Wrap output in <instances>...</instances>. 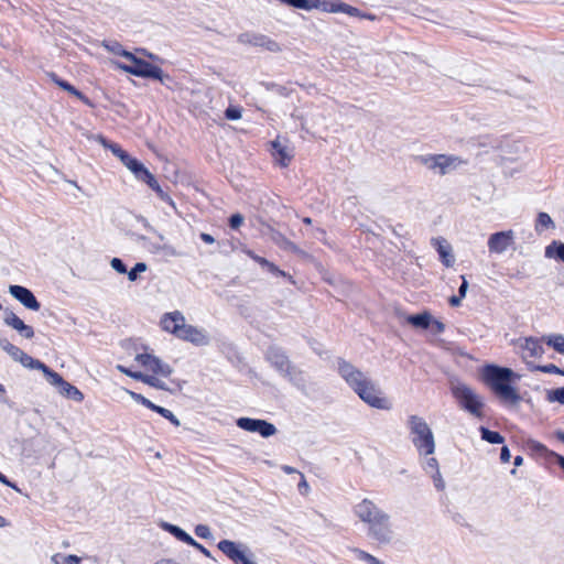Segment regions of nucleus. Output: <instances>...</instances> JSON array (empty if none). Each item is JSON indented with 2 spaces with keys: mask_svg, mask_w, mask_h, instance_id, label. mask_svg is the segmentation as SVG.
<instances>
[{
  "mask_svg": "<svg viewBox=\"0 0 564 564\" xmlns=\"http://www.w3.org/2000/svg\"><path fill=\"white\" fill-rule=\"evenodd\" d=\"M238 42L243 45L263 47L270 52H279L281 50L280 45L275 41L264 34L256 32H245L239 34Z\"/></svg>",
  "mask_w": 564,
  "mask_h": 564,
  "instance_id": "obj_16",
  "label": "nucleus"
},
{
  "mask_svg": "<svg viewBox=\"0 0 564 564\" xmlns=\"http://www.w3.org/2000/svg\"><path fill=\"white\" fill-rule=\"evenodd\" d=\"M411 441L420 455L430 456L435 452L434 434L426 421L419 415H411L408 420Z\"/></svg>",
  "mask_w": 564,
  "mask_h": 564,
  "instance_id": "obj_4",
  "label": "nucleus"
},
{
  "mask_svg": "<svg viewBox=\"0 0 564 564\" xmlns=\"http://www.w3.org/2000/svg\"><path fill=\"white\" fill-rule=\"evenodd\" d=\"M138 180L147 183L159 196L164 192L154 175L148 169L141 173Z\"/></svg>",
  "mask_w": 564,
  "mask_h": 564,
  "instance_id": "obj_31",
  "label": "nucleus"
},
{
  "mask_svg": "<svg viewBox=\"0 0 564 564\" xmlns=\"http://www.w3.org/2000/svg\"><path fill=\"white\" fill-rule=\"evenodd\" d=\"M422 465H423V469L425 470V473L432 477L436 489L444 490L445 482L442 478L440 467H438V462L436 460V458L429 457L423 462Z\"/></svg>",
  "mask_w": 564,
  "mask_h": 564,
  "instance_id": "obj_26",
  "label": "nucleus"
},
{
  "mask_svg": "<svg viewBox=\"0 0 564 564\" xmlns=\"http://www.w3.org/2000/svg\"><path fill=\"white\" fill-rule=\"evenodd\" d=\"M554 228L552 218L546 213H540L535 221V230L538 234H542L544 230Z\"/></svg>",
  "mask_w": 564,
  "mask_h": 564,
  "instance_id": "obj_34",
  "label": "nucleus"
},
{
  "mask_svg": "<svg viewBox=\"0 0 564 564\" xmlns=\"http://www.w3.org/2000/svg\"><path fill=\"white\" fill-rule=\"evenodd\" d=\"M368 536L380 545H389L395 541V532L391 516L384 514L367 528Z\"/></svg>",
  "mask_w": 564,
  "mask_h": 564,
  "instance_id": "obj_10",
  "label": "nucleus"
},
{
  "mask_svg": "<svg viewBox=\"0 0 564 564\" xmlns=\"http://www.w3.org/2000/svg\"><path fill=\"white\" fill-rule=\"evenodd\" d=\"M120 372L124 373L126 376L132 378V379H135L137 380V376H141L142 372L140 371H132L130 370L129 368H126L124 366L122 365H117L116 367Z\"/></svg>",
  "mask_w": 564,
  "mask_h": 564,
  "instance_id": "obj_51",
  "label": "nucleus"
},
{
  "mask_svg": "<svg viewBox=\"0 0 564 564\" xmlns=\"http://www.w3.org/2000/svg\"><path fill=\"white\" fill-rule=\"evenodd\" d=\"M352 511L355 517L366 524L367 528L388 513L368 498H364L361 501L356 503Z\"/></svg>",
  "mask_w": 564,
  "mask_h": 564,
  "instance_id": "obj_12",
  "label": "nucleus"
},
{
  "mask_svg": "<svg viewBox=\"0 0 564 564\" xmlns=\"http://www.w3.org/2000/svg\"><path fill=\"white\" fill-rule=\"evenodd\" d=\"M352 552L359 561L367 562L369 564H383L379 558L364 550L352 549Z\"/></svg>",
  "mask_w": 564,
  "mask_h": 564,
  "instance_id": "obj_40",
  "label": "nucleus"
},
{
  "mask_svg": "<svg viewBox=\"0 0 564 564\" xmlns=\"http://www.w3.org/2000/svg\"><path fill=\"white\" fill-rule=\"evenodd\" d=\"M135 241L154 256L180 257L181 253L171 245L152 241L144 235H135Z\"/></svg>",
  "mask_w": 564,
  "mask_h": 564,
  "instance_id": "obj_17",
  "label": "nucleus"
},
{
  "mask_svg": "<svg viewBox=\"0 0 564 564\" xmlns=\"http://www.w3.org/2000/svg\"><path fill=\"white\" fill-rule=\"evenodd\" d=\"M463 296L460 295H453L449 297V304L454 307L459 306L462 302Z\"/></svg>",
  "mask_w": 564,
  "mask_h": 564,
  "instance_id": "obj_60",
  "label": "nucleus"
},
{
  "mask_svg": "<svg viewBox=\"0 0 564 564\" xmlns=\"http://www.w3.org/2000/svg\"><path fill=\"white\" fill-rule=\"evenodd\" d=\"M111 268L120 274L127 273V267L119 258H112L110 261Z\"/></svg>",
  "mask_w": 564,
  "mask_h": 564,
  "instance_id": "obj_46",
  "label": "nucleus"
},
{
  "mask_svg": "<svg viewBox=\"0 0 564 564\" xmlns=\"http://www.w3.org/2000/svg\"><path fill=\"white\" fill-rule=\"evenodd\" d=\"M431 243L436 248L443 264L447 268L453 267L455 258L453 254L452 246L448 243V241L445 238L437 237L433 238Z\"/></svg>",
  "mask_w": 564,
  "mask_h": 564,
  "instance_id": "obj_24",
  "label": "nucleus"
},
{
  "mask_svg": "<svg viewBox=\"0 0 564 564\" xmlns=\"http://www.w3.org/2000/svg\"><path fill=\"white\" fill-rule=\"evenodd\" d=\"M481 433V438L490 444H501L503 443V437L498 433L490 431L484 426L479 429Z\"/></svg>",
  "mask_w": 564,
  "mask_h": 564,
  "instance_id": "obj_35",
  "label": "nucleus"
},
{
  "mask_svg": "<svg viewBox=\"0 0 564 564\" xmlns=\"http://www.w3.org/2000/svg\"><path fill=\"white\" fill-rule=\"evenodd\" d=\"M51 561L54 564H80L82 558L79 556L73 555V554L62 555V554L57 553L51 557Z\"/></svg>",
  "mask_w": 564,
  "mask_h": 564,
  "instance_id": "obj_36",
  "label": "nucleus"
},
{
  "mask_svg": "<svg viewBox=\"0 0 564 564\" xmlns=\"http://www.w3.org/2000/svg\"><path fill=\"white\" fill-rule=\"evenodd\" d=\"M52 80L58 85L61 88H63L64 90L68 91L69 94L76 96L77 98H79L80 100H83L85 104L89 105L90 106V101L87 97H85L79 90H77L74 86H72L70 84H68L67 82L63 80V79H59L55 74H51L50 75Z\"/></svg>",
  "mask_w": 564,
  "mask_h": 564,
  "instance_id": "obj_29",
  "label": "nucleus"
},
{
  "mask_svg": "<svg viewBox=\"0 0 564 564\" xmlns=\"http://www.w3.org/2000/svg\"><path fill=\"white\" fill-rule=\"evenodd\" d=\"M513 231H499L492 234L488 239V249L491 253H503L513 242Z\"/></svg>",
  "mask_w": 564,
  "mask_h": 564,
  "instance_id": "obj_20",
  "label": "nucleus"
},
{
  "mask_svg": "<svg viewBox=\"0 0 564 564\" xmlns=\"http://www.w3.org/2000/svg\"><path fill=\"white\" fill-rule=\"evenodd\" d=\"M46 380L58 389V392L70 400L82 402L84 394L73 384L65 381L61 375L50 369L46 365L41 370Z\"/></svg>",
  "mask_w": 564,
  "mask_h": 564,
  "instance_id": "obj_11",
  "label": "nucleus"
},
{
  "mask_svg": "<svg viewBox=\"0 0 564 564\" xmlns=\"http://www.w3.org/2000/svg\"><path fill=\"white\" fill-rule=\"evenodd\" d=\"M528 446L530 449L536 452V453H541V454H546V455H550L552 457H555L558 465L564 468V456H561V455H557L553 452H550L542 443L538 442V441H533V440H530L528 442Z\"/></svg>",
  "mask_w": 564,
  "mask_h": 564,
  "instance_id": "obj_30",
  "label": "nucleus"
},
{
  "mask_svg": "<svg viewBox=\"0 0 564 564\" xmlns=\"http://www.w3.org/2000/svg\"><path fill=\"white\" fill-rule=\"evenodd\" d=\"M547 345L553 347L560 354H564V337L562 335L549 336Z\"/></svg>",
  "mask_w": 564,
  "mask_h": 564,
  "instance_id": "obj_42",
  "label": "nucleus"
},
{
  "mask_svg": "<svg viewBox=\"0 0 564 564\" xmlns=\"http://www.w3.org/2000/svg\"><path fill=\"white\" fill-rule=\"evenodd\" d=\"M225 116L229 120H238L241 118V109L238 107H229L226 109Z\"/></svg>",
  "mask_w": 564,
  "mask_h": 564,
  "instance_id": "obj_48",
  "label": "nucleus"
},
{
  "mask_svg": "<svg viewBox=\"0 0 564 564\" xmlns=\"http://www.w3.org/2000/svg\"><path fill=\"white\" fill-rule=\"evenodd\" d=\"M430 327L435 334H442L445 329L444 323H442L441 321H437V319H433V318H432V323H431Z\"/></svg>",
  "mask_w": 564,
  "mask_h": 564,
  "instance_id": "obj_52",
  "label": "nucleus"
},
{
  "mask_svg": "<svg viewBox=\"0 0 564 564\" xmlns=\"http://www.w3.org/2000/svg\"><path fill=\"white\" fill-rule=\"evenodd\" d=\"M147 270H148L147 263H144V262L135 263V265L130 271L127 270L129 281H131V282L137 281L139 278V274L145 272Z\"/></svg>",
  "mask_w": 564,
  "mask_h": 564,
  "instance_id": "obj_41",
  "label": "nucleus"
},
{
  "mask_svg": "<svg viewBox=\"0 0 564 564\" xmlns=\"http://www.w3.org/2000/svg\"><path fill=\"white\" fill-rule=\"evenodd\" d=\"M217 547L235 563H252V561L246 555L248 547L241 543H236L230 540H221L217 544Z\"/></svg>",
  "mask_w": 564,
  "mask_h": 564,
  "instance_id": "obj_18",
  "label": "nucleus"
},
{
  "mask_svg": "<svg viewBox=\"0 0 564 564\" xmlns=\"http://www.w3.org/2000/svg\"><path fill=\"white\" fill-rule=\"evenodd\" d=\"M140 221L142 223V225L144 226V228L147 230H149L150 232L155 234L160 241H164V239H165L164 235H162L161 232L156 231V229L153 226L150 225V223L148 221L147 218L141 217Z\"/></svg>",
  "mask_w": 564,
  "mask_h": 564,
  "instance_id": "obj_50",
  "label": "nucleus"
},
{
  "mask_svg": "<svg viewBox=\"0 0 564 564\" xmlns=\"http://www.w3.org/2000/svg\"><path fill=\"white\" fill-rule=\"evenodd\" d=\"M9 293L29 310L39 311L41 307L34 294L24 286L10 285Z\"/></svg>",
  "mask_w": 564,
  "mask_h": 564,
  "instance_id": "obj_21",
  "label": "nucleus"
},
{
  "mask_svg": "<svg viewBox=\"0 0 564 564\" xmlns=\"http://www.w3.org/2000/svg\"><path fill=\"white\" fill-rule=\"evenodd\" d=\"M126 392L133 399L135 400L137 402H140L142 403L144 406L149 408L150 410L153 408V402H151L150 400H148L147 398H144L142 394H139V393H135L133 391H130V390H126Z\"/></svg>",
  "mask_w": 564,
  "mask_h": 564,
  "instance_id": "obj_44",
  "label": "nucleus"
},
{
  "mask_svg": "<svg viewBox=\"0 0 564 564\" xmlns=\"http://www.w3.org/2000/svg\"><path fill=\"white\" fill-rule=\"evenodd\" d=\"M547 400L550 402H558L564 404V387L547 392Z\"/></svg>",
  "mask_w": 564,
  "mask_h": 564,
  "instance_id": "obj_43",
  "label": "nucleus"
},
{
  "mask_svg": "<svg viewBox=\"0 0 564 564\" xmlns=\"http://www.w3.org/2000/svg\"><path fill=\"white\" fill-rule=\"evenodd\" d=\"M269 272L273 273V274H276V275H281V276H286V273L282 270H280L274 263L272 262H269L267 268H265Z\"/></svg>",
  "mask_w": 564,
  "mask_h": 564,
  "instance_id": "obj_54",
  "label": "nucleus"
},
{
  "mask_svg": "<svg viewBox=\"0 0 564 564\" xmlns=\"http://www.w3.org/2000/svg\"><path fill=\"white\" fill-rule=\"evenodd\" d=\"M0 482L4 484L11 488H15V486L1 473H0Z\"/></svg>",
  "mask_w": 564,
  "mask_h": 564,
  "instance_id": "obj_61",
  "label": "nucleus"
},
{
  "mask_svg": "<svg viewBox=\"0 0 564 564\" xmlns=\"http://www.w3.org/2000/svg\"><path fill=\"white\" fill-rule=\"evenodd\" d=\"M405 319L413 327L426 329L430 328L432 323V315L429 312H423L416 315H409Z\"/></svg>",
  "mask_w": 564,
  "mask_h": 564,
  "instance_id": "obj_27",
  "label": "nucleus"
},
{
  "mask_svg": "<svg viewBox=\"0 0 564 564\" xmlns=\"http://www.w3.org/2000/svg\"><path fill=\"white\" fill-rule=\"evenodd\" d=\"M272 155L278 164L285 167L290 164L293 158V149L288 144H283L280 140H274L271 143Z\"/></svg>",
  "mask_w": 564,
  "mask_h": 564,
  "instance_id": "obj_25",
  "label": "nucleus"
},
{
  "mask_svg": "<svg viewBox=\"0 0 564 564\" xmlns=\"http://www.w3.org/2000/svg\"><path fill=\"white\" fill-rule=\"evenodd\" d=\"M282 470L285 473V474H295V473H300L297 471L294 467H291V466H288V465H284L282 466Z\"/></svg>",
  "mask_w": 564,
  "mask_h": 564,
  "instance_id": "obj_62",
  "label": "nucleus"
},
{
  "mask_svg": "<svg viewBox=\"0 0 564 564\" xmlns=\"http://www.w3.org/2000/svg\"><path fill=\"white\" fill-rule=\"evenodd\" d=\"M104 46L106 47L107 51H109L110 53L112 54H116V55H119V56H122L124 58H129L131 57V52L129 51H126L122 45L118 42H109V43H104Z\"/></svg>",
  "mask_w": 564,
  "mask_h": 564,
  "instance_id": "obj_38",
  "label": "nucleus"
},
{
  "mask_svg": "<svg viewBox=\"0 0 564 564\" xmlns=\"http://www.w3.org/2000/svg\"><path fill=\"white\" fill-rule=\"evenodd\" d=\"M510 457H511V454H510V451L507 446H503L501 448V453H500V459L502 463H508L510 460Z\"/></svg>",
  "mask_w": 564,
  "mask_h": 564,
  "instance_id": "obj_55",
  "label": "nucleus"
},
{
  "mask_svg": "<svg viewBox=\"0 0 564 564\" xmlns=\"http://www.w3.org/2000/svg\"><path fill=\"white\" fill-rule=\"evenodd\" d=\"M512 377L513 371L509 368L490 365L484 369V378L495 393L502 401L517 403L520 398L516 389L509 384Z\"/></svg>",
  "mask_w": 564,
  "mask_h": 564,
  "instance_id": "obj_3",
  "label": "nucleus"
},
{
  "mask_svg": "<svg viewBox=\"0 0 564 564\" xmlns=\"http://www.w3.org/2000/svg\"><path fill=\"white\" fill-rule=\"evenodd\" d=\"M151 410L161 414L163 417L169 420L173 425L180 426V420L170 410L156 404H153V408Z\"/></svg>",
  "mask_w": 564,
  "mask_h": 564,
  "instance_id": "obj_39",
  "label": "nucleus"
},
{
  "mask_svg": "<svg viewBox=\"0 0 564 564\" xmlns=\"http://www.w3.org/2000/svg\"><path fill=\"white\" fill-rule=\"evenodd\" d=\"M536 370H540L542 372H546V373H558V375H564V371L561 370L558 367H556L555 365H545V366H538L535 367Z\"/></svg>",
  "mask_w": 564,
  "mask_h": 564,
  "instance_id": "obj_49",
  "label": "nucleus"
},
{
  "mask_svg": "<svg viewBox=\"0 0 564 564\" xmlns=\"http://www.w3.org/2000/svg\"><path fill=\"white\" fill-rule=\"evenodd\" d=\"M419 160L426 169L438 175L448 174L463 164L458 156L445 154L423 155Z\"/></svg>",
  "mask_w": 564,
  "mask_h": 564,
  "instance_id": "obj_8",
  "label": "nucleus"
},
{
  "mask_svg": "<svg viewBox=\"0 0 564 564\" xmlns=\"http://www.w3.org/2000/svg\"><path fill=\"white\" fill-rule=\"evenodd\" d=\"M195 534L200 539H210L212 538L210 529L206 524H197L195 527Z\"/></svg>",
  "mask_w": 564,
  "mask_h": 564,
  "instance_id": "obj_45",
  "label": "nucleus"
},
{
  "mask_svg": "<svg viewBox=\"0 0 564 564\" xmlns=\"http://www.w3.org/2000/svg\"><path fill=\"white\" fill-rule=\"evenodd\" d=\"M463 279V282L458 289V295L465 297L466 296V293H467V290H468V282L467 280L465 279V276H462Z\"/></svg>",
  "mask_w": 564,
  "mask_h": 564,
  "instance_id": "obj_56",
  "label": "nucleus"
},
{
  "mask_svg": "<svg viewBox=\"0 0 564 564\" xmlns=\"http://www.w3.org/2000/svg\"><path fill=\"white\" fill-rule=\"evenodd\" d=\"M280 2L290 6L292 8L302 9L306 11L322 10L325 12H341L349 15H358L359 10L355 7L343 2L328 3L324 0H279Z\"/></svg>",
  "mask_w": 564,
  "mask_h": 564,
  "instance_id": "obj_6",
  "label": "nucleus"
},
{
  "mask_svg": "<svg viewBox=\"0 0 564 564\" xmlns=\"http://www.w3.org/2000/svg\"><path fill=\"white\" fill-rule=\"evenodd\" d=\"M301 476V481L299 482V490L301 494L305 495L310 490V486L305 479V476L302 473H299Z\"/></svg>",
  "mask_w": 564,
  "mask_h": 564,
  "instance_id": "obj_53",
  "label": "nucleus"
},
{
  "mask_svg": "<svg viewBox=\"0 0 564 564\" xmlns=\"http://www.w3.org/2000/svg\"><path fill=\"white\" fill-rule=\"evenodd\" d=\"M517 345L521 349L522 357L524 359L532 358V357H534V358L541 357L542 354L544 352L543 346L540 343V340L532 338V337L523 338V339L520 338L517 341Z\"/></svg>",
  "mask_w": 564,
  "mask_h": 564,
  "instance_id": "obj_22",
  "label": "nucleus"
},
{
  "mask_svg": "<svg viewBox=\"0 0 564 564\" xmlns=\"http://www.w3.org/2000/svg\"><path fill=\"white\" fill-rule=\"evenodd\" d=\"M402 230H403V226H401V225L392 228V232L394 235H397V236H401L402 235V232H401Z\"/></svg>",
  "mask_w": 564,
  "mask_h": 564,
  "instance_id": "obj_64",
  "label": "nucleus"
},
{
  "mask_svg": "<svg viewBox=\"0 0 564 564\" xmlns=\"http://www.w3.org/2000/svg\"><path fill=\"white\" fill-rule=\"evenodd\" d=\"M236 424L241 430L259 433L262 437H270L276 433V427L265 420L239 417Z\"/></svg>",
  "mask_w": 564,
  "mask_h": 564,
  "instance_id": "obj_14",
  "label": "nucleus"
},
{
  "mask_svg": "<svg viewBox=\"0 0 564 564\" xmlns=\"http://www.w3.org/2000/svg\"><path fill=\"white\" fill-rule=\"evenodd\" d=\"M451 390L464 410L477 417H482V399L471 388L456 380L451 382Z\"/></svg>",
  "mask_w": 564,
  "mask_h": 564,
  "instance_id": "obj_5",
  "label": "nucleus"
},
{
  "mask_svg": "<svg viewBox=\"0 0 564 564\" xmlns=\"http://www.w3.org/2000/svg\"><path fill=\"white\" fill-rule=\"evenodd\" d=\"M128 61L131 62V65H126L118 62H112V64L128 74L143 78H153L163 82L165 75L159 66H155L144 59L138 58L132 53L131 57H129Z\"/></svg>",
  "mask_w": 564,
  "mask_h": 564,
  "instance_id": "obj_7",
  "label": "nucleus"
},
{
  "mask_svg": "<svg viewBox=\"0 0 564 564\" xmlns=\"http://www.w3.org/2000/svg\"><path fill=\"white\" fill-rule=\"evenodd\" d=\"M191 545L194 546L195 549H197L198 551H200L205 556H207V557L212 556L210 552L204 545L199 544L195 540H194V544H191Z\"/></svg>",
  "mask_w": 564,
  "mask_h": 564,
  "instance_id": "obj_57",
  "label": "nucleus"
},
{
  "mask_svg": "<svg viewBox=\"0 0 564 564\" xmlns=\"http://www.w3.org/2000/svg\"><path fill=\"white\" fill-rule=\"evenodd\" d=\"M338 370L347 384L368 405L380 410L391 409L390 400L383 397L377 384L355 366L341 360L338 364Z\"/></svg>",
  "mask_w": 564,
  "mask_h": 564,
  "instance_id": "obj_1",
  "label": "nucleus"
},
{
  "mask_svg": "<svg viewBox=\"0 0 564 564\" xmlns=\"http://www.w3.org/2000/svg\"><path fill=\"white\" fill-rule=\"evenodd\" d=\"M0 347L4 350L13 360L19 361L23 367L42 370L45 364L32 358L25 354L22 349L11 344L8 339L0 337Z\"/></svg>",
  "mask_w": 564,
  "mask_h": 564,
  "instance_id": "obj_13",
  "label": "nucleus"
},
{
  "mask_svg": "<svg viewBox=\"0 0 564 564\" xmlns=\"http://www.w3.org/2000/svg\"><path fill=\"white\" fill-rule=\"evenodd\" d=\"M161 327L178 339L195 346H207L210 344L208 332L204 328L186 324L185 316L180 311L165 313L161 318Z\"/></svg>",
  "mask_w": 564,
  "mask_h": 564,
  "instance_id": "obj_2",
  "label": "nucleus"
},
{
  "mask_svg": "<svg viewBox=\"0 0 564 564\" xmlns=\"http://www.w3.org/2000/svg\"><path fill=\"white\" fill-rule=\"evenodd\" d=\"M135 361L141 366L145 367L150 371L163 376L169 377L172 375L173 369L170 365L163 362L158 357L150 354H139L135 356Z\"/></svg>",
  "mask_w": 564,
  "mask_h": 564,
  "instance_id": "obj_19",
  "label": "nucleus"
},
{
  "mask_svg": "<svg viewBox=\"0 0 564 564\" xmlns=\"http://www.w3.org/2000/svg\"><path fill=\"white\" fill-rule=\"evenodd\" d=\"M545 257L557 258L564 261V243L556 245V242H554L547 246L545 249Z\"/></svg>",
  "mask_w": 564,
  "mask_h": 564,
  "instance_id": "obj_37",
  "label": "nucleus"
},
{
  "mask_svg": "<svg viewBox=\"0 0 564 564\" xmlns=\"http://www.w3.org/2000/svg\"><path fill=\"white\" fill-rule=\"evenodd\" d=\"M162 528L166 532H169L173 536H175L177 540H180L188 545L194 544V539L188 533H186L183 529H181L180 527L164 522L162 524Z\"/></svg>",
  "mask_w": 564,
  "mask_h": 564,
  "instance_id": "obj_28",
  "label": "nucleus"
},
{
  "mask_svg": "<svg viewBox=\"0 0 564 564\" xmlns=\"http://www.w3.org/2000/svg\"><path fill=\"white\" fill-rule=\"evenodd\" d=\"M159 197L176 209L174 200L165 192H163Z\"/></svg>",
  "mask_w": 564,
  "mask_h": 564,
  "instance_id": "obj_59",
  "label": "nucleus"
},
{
  "mask_svg": "<svg viewBox=\"0 0 564 564\" xmlns=\"http://www.w3.org/2000/svg\"><path fill=\"white\" fill-rule=\"evenodd\" d=\"M270 237L276 245H279L284 250H296V246L292 241L286 239L281 232L272 229Z\"/></svg>",
  "mask_w": 564,
  "mask_h": 564,
  "instance_id": "obj_33",
  "label": "nucleus"
},
{
  "mask_svg": "<svg viewBox=\"0 0 564 564\" xmlns=\"http://www.w3.org/2000/svg\"><path fill=\"white\" fill-rule=\"evenodd\" d=\"M256 262L259 263L261 267L267 268L270 261L267 260L265 258L259 257Z\"/></svg>",
  "mask_w": 564,
  "mask_h": 564,
  "instance_id": "obj_63",
  "label": "nucleus"
},
{
  "mask_svg": "<svg viewBox=\"0 0 564 564\" xmlns=\"http://www.w3.org/2000/svg\"><path fill=\"white\" fill-rule=\"evenodd\" d=\"M99 139H100L101 143L105 147H108L111 150V152L117 158L120 159V161L123 163V165L133 173L135 178H138L141 175V173L147 169L140 161L130 156L118 144H116V143L107 144L102 137H99Z\"/></svg>",
  "mask_w": 564,
  "mask_h": 564,
  "instance_id": "obj_15",
  "label": "nucleus"
},
{
  "mask_svg": "<svg viewBox=\"0 0 564 564\" xmlns=\"http://www.w3.org/2000/svg\"><path fill=\"white\" fill-rule=\"evenodd\" d=\"M137 380L142 381L143 383H147V384H149L153 388L160 389V390H166V391L170 390V388L166 386V383L155 376H149V375L142 373L141 376H137Z\"/></svg>",
  "mask_w": 564,
  "mask_h": 564,
  "instance_id": "obj_32",
  "label": "nucleus"
},
{
  "mask_svg": "<svg viewBox=\"0 0 564 564\" xmlns=\"http://www.w3.org/2000/svg\"><path fill=\"white\" fill-rule=\"evenodd\" d=\"M270 364L295 384L303 382L302 372L291 365L289 358L278 348H270L267 354Z\"/></svg>",
  "mask_w": 564,
  "mask_h": 564,
  "instance_id": "obj_9",
  "label": "nucleus"
},
{
  "mask_svg": "<svg viewBox=\"0 0 564 564\" xmlns=\"http://www.w3.org/2000/svg\"><path fill=\"white\" fill-rule=\"evenodd\" d=\"M200 239L205 242V243H208V245H212L215 242V238L209 235V234H206V232H202L200 234Z\"/></svg>",
  "mask_w": 564,
  "mask_h": 564,
  "instance_id": "obj_58",
  "label": "nucleus"
},
{
  "mask_svg": "<svg viewBox=\"0 0 564 564\" xmlns=\"http://www.w3.org/2000/svg\"><path fill=\"white\" fill-rule=\"evenodd\" d=\"M4 323L15 329L22 337L32 338L34 336V330L31 326L26 325L19 316H17L11 311H6Z\"/></svg>",
  "mask_w": 564,
  "mask_h": 564,
  "instance_id": "obj_23",
  "label": "nucleus"
},
{
  "mask_svg": "<svg viewBox=\"0 0 564 564\" xmlns=\"http://www.w3.org/2000/svg\"><path fill=\"white\" fill-rule=\"evenodd\" d=\"M245 221V217L237 213V214H234L231 215V217L229 218V226L230 228L232 229H238Z\"/></svg>",
  "mask_w": 564,
  "mask_h": 564,
  "instance_id": "obj_47",
  "label": "nucleus"
}]
</instances>
